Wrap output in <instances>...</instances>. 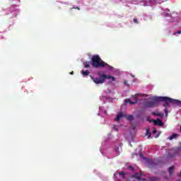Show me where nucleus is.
<instances>
[{
	"instance_id": "obj_1",
	"label": "nucleus",
	"mask_w": 181,
	"mask_h": 181,
	"mask_svg": "<svg viewBox=\"0 0 181 181\" xmlns=\"http://www.w3.org/2000/svg\"><path fill=\"white\" fill-rule=\"evenodd\" d=\"M90 64H92L93 67H95V69H98L99 67H105V69H108V70H112V66L105 63V62H103L98 54L92 56Z\"/></svg>"
},
{
	"instance_id": "obj_2",
	"label": "nucleus",
	"mask_w": 181,
	"mask_h": 181,
	"mask_svg": "<svg viewBox=\"0 0 181 181\" xmlns=\"http://www.w3.org/2000/svg\"><path fill=\"white\" fill-rule=\"evenodd\" d=\"M156 101H168L170 104H172V105H173L174 107H177V105H181L180 100L173 99L168 97H163V96L157 97L156 98Z\"/></svg>"
},
{
	"instance_id": "obj_3",
	"label": "nucleus",
	"mask_w": 181,
	"mask_h": 181,
	"mask_svg": "<svg viewBox=\"0 0 181 181\" xmlns=\"http://www.w3.org/2000/svg\"><path fill=\"white\" fill-rule=\"evenodd\" d=\"M126 117L127 119H128V121H134V115H129L128 116L124 115L122 112L118 113L116 116V118L115 119V121H119V119H121V118Z\"/></svg>"
},
{
	"instance_id": "obj_4",
	"label": "nucleus",
	"mask_w": 181,
	"mask_h": 181,
	"mask_svg": "<svg viewBox=\"0 0 181 181\" xmlns=\"http://www.w3.org/2000/svg\"><path fill=\"white\" fill-rule=\"evenodd\" d=\"M90 78L95 84H103V83H105V78L103 76V74L100 76V78H94V76H90Z\"/></svg>"
},
{
	"instance_id": "obj_5",
	"label": "nucleus",
	"mask_w": 181,
	"mask_h": 181,
	"mask_svg": "<svg viewBox=\"0 0 181 181\" xmlns=\"http://www.w3.org/2000/svg\"><path fill=\"white\" fill-rule=\"evenodd\" d=\"M156 103H159V101H156V98H155L154 101L146 102L144 106L148 108H153V107H156Z\"/></svg>"
},
{
	"instance_id": "obj_6",
	"label": "nucleus",
	"mask_w": 181,
	"mask_h": 181,
	"mask_svg": "<svg viewBox=\"0 0 181 181\" xmlns=\"http://www.w3.org/2000/svg\"><path fill=\"white\" fill-rule=\"evenodd\" d=\"M134 100L132 101L129 98H127L124 100L126 104H131V105H134V104H136L138 103V98L136 96H134Z\"/></svg>"
},
{
	"instance_id": "obj_7",
	"label": "nucleus",
	"mask_w": 181,
	"mask_h": 181,
	"mask_svg": "<svg viewBox=\"0 0 181 181\" xmlns=\"http://www.w3.org/2000/svg\"><path fill=\"white\" fill-rule=\"evenodd\" d=\"M103 77L105 78V80H108L110 83H112V81H115L116 80L115 77L110 75L103 74Z\"/></svg>"
},
{
	"instance_id": "obj_8",
	"label": "nucleus",
	"mask_w": 181,
	"mask_h": 181,
	"mask_svg": "<svg viewBox=\"0 0 181 181\" xmlns=\"http://www.w3.org/2000/svg\"><path fill=\"white\" fill-rule=\"evenodd\" d=\"M180 153H181V143H180V146L175 148V153L172 156L170 155V153H169V156H170V158H173L176 156V155H179Z\"/></svg>"
},
{
	"instance_id": "obj_9",
	"label": "nucleus",
	"mask_w": 181,
	"mask_h": 181,
	"mask_svg": "<svg viewBox=\"0 0 181 181\" xmlns=\"http://www.w3.org/2000/svg\"><path fill=\"white\" fill-rule=\"evenodd\" d=\"M154 125H158V127H163V122L160 119H157L156 120H153Z\"/></svg>"
},
{
	"instance_id": "obj_10",
	"label": "nucleus",
	"mask_w": 181,
	"mask_h": 181,
	"mask_svg": "<svg viewBox=\"0 0 181 181\" xmlns=\"http://www.w3.org/2000/svg\"><path fill=\"white\" fill-rule=\"evenodd\" d=\"M156 101H158V103L160 102H163V107H165V108H168V107H169V104H170V103L168 102V100H156Z\"/></svg>"
},
{
	"instance_id": "obj_11",
	"label": "nucleus",
	"mask_w": 181,
	"mask_h": 181,
	"mask_svg": "<svg viewBox=\"0 0 181 181\" xmlns=\"http://www.w3.org/2000/svg\"><path fill=\"white\" fill-rule=\"evenodd\" d=\"M177 136H179V134H173L171 136H170L168 137V139L170 141H172V139H176V138H177Z\"/></svg>"
},
{
	"instance_id": "obj_12",
	"label": "nucleus",
	"mask_w": 181,
	"mask_h": 181,
	"mask_svg": "<svg viewBox=\"0 0 181 181\" xmlns=\"http://www.w3.org/2000/svg\"><path fill=\"white\" fill-rule=\"evenodd\" d=\"M152 115H156V117H165V114L159 113V112H153Z\"/></svg>"
},
{
	"instance_id": "obj_13",
	"label": "nucleus",
	"mask_w": 181,
	"mask_h": 181,
	"mask_svg": "<svg viewBox=\"0 0 181 181\" xmlns=\"http://www.w3.org/2000/svg\"><path fill=\"white\" fill-rule=\"evenodd\" d=\"M84 69H90V62H83Z\"/></svg>"
},
{
	"instance_id": "obj_14",
	"label": "nucleus",
	"mask_w": 181,
	"mask_h": 181,
	"mask_svg": "<svg viewBox=\"0 0 181 181\" xmlns=\"http://www.w3.org/2000/svg\"><path fill=\"white\" fill-rule=\"evenodd\" d=\"M81 74L83 76H88V74H90V71H88V70H86V71L82 70Z\"/></svg>"
},
{
	"instance_id": "obj_15",
	"label": "nucleus",
	"mask_w": 181,
	"mask_h": 181,
	"mask_svg": "<svg viewBox=\"0 0 181 181\" xmlns=\"http://www.w3.org/2000/svg\"><path fill=\"white\" fill-rule=\"evenodd\" d=\"M141 176H142V174H137L135 175V177L136 179H137V180H144V179H142Z\"/></svg>"
},
{
	"instance_id": "obj_16",
	"label": "nucleus",
	"mask_w": 181,
	"mask_h": 181,
	"mask_svg": "<svg viewBox=\"0 0 181 181\" xmlns=\"http://www.w3.org/2000/svg\"><path fill=\"white\" fill-rule=\"evenodd\" d=\"M175 170V168L173 167H170L168 169V172L170 175H172L173 173V171Z\"/></svg>"
},
{
	"instance_id": "obj_17",
	"label": "nucleus",
	"mask_w": 181,
	"mask_h": 181,
	"mask_svg": "<svg viewBox=\"0 0 181 181\" xmlns=\"http://www.w3.org/2000/svg\"><path fill=\"white\" fill-rule=\"evenodd\" d=\"M156 180H159V178L158 177H152L151 178H150V181H156Z\"/></svg>"
},
{
	"instance_id": "obj_18",
	"label": "nucleus",
	"mask_w": 181,
	"mask_h": 181,
	"mask_svg": "<svg viewBox=\"0 0 181 181\" xmlns=\"http://www.w3.org/2000/svg\"><path fill=\"white\" fill-rule=\"evenodd\" d=\"M146 135H148V138H151L152 134L149 132V129H146Z\"/></svg>"
},
{
	"instance_id": "obj_19",
	"label": "nucleus",
	"mask_w": 181,
	"mask_h": 181,
	"mask_svg": "<svg viewBox=\"0 0 181 181\" xmlns=\"http://www.w3.org/2000/svg\"><path fill=\"white\" fill-rule=\"evenodd\" d=\"M147 121L148 122H153V119H151V117H147Z\"/></svg>"
},
{
	"instance_id": "obj_20",
	"label": "nucleus",
	"mask_w": 181,
	"mask_h": 181,
	"mask_svg": "<svg viewBox=\"0 0 181 181\" xmlns=\"http://www.w3.org/2000/svg\"><path fill=\"white\" fill-rule=\"evenodd\" d=\"M180 34H181L180 30L173 33V35H180Z\"/></svg>"
},
{
	"instance_id": "obj_21",
	"label": "nucleus",
	"mask_w": 181,
	"mask_h": 181,
	"mask_svg": "<svg viewBox=\"0 0 181 181\" xmlns=\"http://www.w3.org/2000/svg\"><path fill=\"white\" fill-rule=\"evenodd\" d=\"M164 112L165 114V117H168V109H164Z\"/></svg>"
},
{
	"instance_id": "obj_22",
	"label": "nucleus",
	"mask_w": 181,
	"mask_h": 181,
	"mask_svg": "<svg viewBox=\"0 0 181 181\" xmlns=\"http://www.w3.org/2000/svg\"><path fill=\"white\" fill-rule=\"evenodd\" d=\"M133 22H134V23H138V19L134 18V19H133Z\"/></svg>"
},
{
	"instance_id": "obj_23",
	"label": "nucleus",
	"mask_w": 181,
	"mask_h": 181,
	"mask_svg": "<svg viewBox=\"0 0 181 181\" xmlns=\"http://www.w3.org/2000/svg\"><path fill=\"white\" fill-rule=\"evenodd\" d=\"M119 175L123 176V177H124V176H125V173H124V172L120 173Z\"/></svg>"
},
{
	"instance_id": "obj_24",
	"label": "nucleus",
	"mask_w": 181,
	"mask_h": 181,
	"mask_svg": "<svg viewBox=\"0 0 181 181\" xmlns=\"http://www.w3.org/2000/svg\"><path fill=\"white\" fill-rule=\"evenodd\" d=\"M139 156H140V158H144V153H139Z\"/></svg>"
},
{
	"instance_id": "obj_25",
	"label": "nucleus",
	"mask_w": 181,
	"mask_h": 181,
	"mask_svg": "<svg viewBox=\"0 0 181 181\" xmlns=\"http://www.w3.org/2000/svg\"><path fill=\"white\" fill-rule=\"evenodd\" d=\"M156 132H158V131L156 130V129H154V130L153 131V134H156Z\"/></svg>"
},
{
	"instance_id": "obj_26",
	"label": "nucleus",
	"mask_w": 181,
	"mask_h": 181,
	"mask_svg": "<svg viewBox=\"0 0 181 181\" xmlns=\"http://www.w3.org/2000/svg\"><path fill=\"white\" fill-rule=\"evenodd\" d=\"M129 169H130V170H134V167H132V166H129Z\"/></svg>"
},
{
	"instance_id": "obj_27",
	"label": "nucleus",
	"mask_w": 181,
	"mask_h": 181,
	"mask_svg": "<svg viewBox=\"0 0 181 181\" xmlns=\"http://www.w3.org/2000/svg\"><path fill=\"white\" fill-rule=\"evenodd\" d=\"M124 83L126 84V86H129V85L127 83V81H124Z\"/></svg>"
},
{
	"instance_id": "obj_28",
	"label": "nucleus",
	"mask_w": 181,
	"mask_h": 181,
	"mask_svg": "<svg viewBox=\"0 0 181 181\" xmlns=\"http://www.w3.org/2000/svg\"><path fill=\"white\" fill-rule=\"evenodd\" d=\"M165 16H169V14L165 13Z\"/></svg>"
},
{
	"instance_id": "obj_29",
	"label": "nucleus",
	"mask_w": 181,
	"mask_h": 181,
	"mask_svg": "<svg viewBox=\"0 0 181 181\" xmlns=\"http://www.w3.org/2000/svg\"><path fill=\"white\" fill-rule=\"evenodd\" d=\"M70 74H74V71H71V72L70 73Z\"/></svg>"
},
{
	"instance_id": "obj_30",
	"label": "nucleus",
	"mask_w": 181,
	"mask_h": 181,
	"mask_svg": "<svg viewBox=\"0 0 181 181\" xmlns=\"http://www.w3.org/2000/svg\"><path fill=\"white\" fill-rule=\"evenodd\" d=\"M75 9H78V10H80V8H79L78 7L75 8Z\"/></svg>"
}]
</instances>
